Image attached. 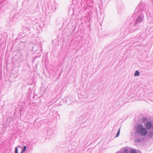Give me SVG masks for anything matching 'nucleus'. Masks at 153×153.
Masks as SVG:
<instances>
[{
  "instance_id": "f03ea898",
  "label": "nucleus",
  "mask_w": 153,
  "mask_h": 153,
  "mask_svg": "<svg viewBox=\"0 0 153 153\" xmlns=\"http://www.w3.org/2000/svg\"><path fill=\"white\" fill-rule=\"evenodd\" d=\"M152 123L150 122H147L146 124V127L148 130L150 129L152 127Z\"/></svg>"
},
{
  "instance_id": "20e7f679",
  "label": "nucleus",
  "mask_w": 153,
  "mask_h": 153,
  "mask_svg": "<svg viewBox=\"0 0 153 153\" xmlns=\"http://www.w3.org/2000/svg\"><path fill=\"white\" fill-rule=\"evenodd\" d=\"M26 147L25 146H24L23 147V149L22 150V151L21 152V153H23L26 150Z\"/></svg>"
},
{
  "instance_id": "1a4fd4ad",
  "label": "nucleus",
  "mask_w": 153,
  "mask_h": 153,
  "mask_svg": "<svg viewBox=\"0 0 153 153\" xmlns=\"http://www.w3.org/2000/svg\"><path fill=\"white\" fill-rule=\"evenodd\" d=\"M140 19L139 18H138L137 19V21Z\"/></svg>"
},
{
  "instance_id": "39448f33",
  "label": "nucleus",
  "mask_w": 153,
  "mask_h": 153,
  "mask_svg": "<svg viewBox=\"0 0 153 153\" xmlns=\"http://www.w3.org/2000/svg\"><path fill=\"white\" fill-rule=\"evenodd\" d=\"M130 153H137L136 151L134 150V149H132L131 151V152H130Z\"/></svg>"
},
{
  "instance_id": "423d86ee",
  "label": "nucleus",
  "mask_w": 153,
  "mask_h": 153,
  "mask_svg": "<svg viewBox=\"0 0 153 153\" xmlns=\"http://www.w3.org/2000/svg\"><path fill=\"white\" fill-rule=\"evenodd\" d=\"M120 129H119V130L117 133V135H116V137H117L119 136V134H120Z\"/></svg>"
},
{
  "instance_id": "7ed1b4c3",
  "label": "nucleus",
  "mask_w": 153,
  "mask_h": 153,
  "mask_svg": "<svg viewBox=\"0 0 153 153\" xmlns=\"http://www.w3.org/2000/svg\"><path fill=\"white\" fill-rule=\"evenodd\" d=\"M140 75L139 72L138 71H136L134 73V75L135 76H138Z\"/></svg>"
},
{
  "instance_id": "6e6552de",
  "label": "nucleus",
  "mask_w": 153,
  "mask_h": 153,
  "mask_svg": "<svg viewBox=\"0 0 153 153\" xmlns=\"http://www.w3.org/2000/svg\"><path fill=\"white\" fill-rule=\"evenodd\" d=\"M124 153H128L127 150L125 149L124 151Z\"/></svg>"
},
{
  "instance_id": "f257e3e1",
  "label": "nucleus",
  "mask_w": 153,
  "mask_h": 153,
  "mask_svg": "<svg viewBox=\"0 0 153 153\" xmlns=\"http://www.w3.org/2000/svg\"><path fill=\"white\" fill-rule=\"evenodd\" d=\"M136 131L137 133L140 134L142 136H145L147 133V129L141 124H139L137 126Z\"/></svg>"
},
{
  "instance_id": "0eeeda50",
  "label": "nucleus",
  "mask_w": 153,
  "mask_h": 153,
  "mask_svg": "<svg viewBox=\"0 0 153 153\" xmlns=\"http://www.w3.org/2000/svg\"><path fill=\"white\" fill-rule=\"evenodd\" d=\"M15 153H18V150L17 147L15 149Z\"/></svg>"
}]
</instances>
